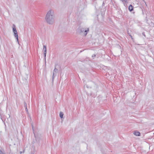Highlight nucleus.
<instances>
[{
    "mask_svg": "<svg viewBox=\"0 0 154 154\" xmlns=\"http://www.w3.org/2000/svg\"><path fill=\"white\" fill-rule=\"evenodd\" d=\"M54 11L50 10L48 12L45 17L46 22L49 24L52 25L54 22Z\"/></svg>",
    "mask_w": 154,
    "mask_h": 154,
    "instance_id": "f257e3e1",
    "label": "nucleus"
},
{
    "mask_svg": "<svg viewBox=\"0 0 154 154\" xmlns=\"http://www.w3.org/2000/svg\"><path fill=\"white\" fill-rule=\"evenodd\" d=\"M13 31L14 34V36L17 40V41L18 43H19L18 41V35L17 29L15 28V26L14 24H13Z\"/></svg>",
    "mask_w": 154,
    "mask_h": 154,
    "instance_id": "f03ea898",
    "label": "nucleus"
},
{
    "mask_svg": "<svg viewBox=\"0 0 154 154\" xmlns=\"http://www.w3.org/2000/svg\"><path fill=\"white\" fill-rule=\"evenodd\" d=\"M79 29L80 30V33L83 32H85L86 33L85 34V36L87 34V32L89 31V29L88 28L87 29V30H85V29L84 28L80 27H79Z\"/></svg>",
    "mask_w": 154,
    "mask_h": 154,
    "instance_id": "7ed1b4c3",
    "label": "nucleus"
},
{
    "mask_svg": "<svg viewBox=\"0 0 154 154\" xmlns=\"http://www.w3.org/2000/svg\"><path fill=\"white\" fill-rule=\"evenodd\" d=\"M43 50L44 51V58L45 60H46V57L47 53V48L46 46L45 45H43Z\"/></svg>",
    "mask_w": 154,
    "mask_h": 154,
    "instance_id": "20e7f679",
    "label": "nucleus"
},
{
    "mask_svg": "<svg viewBox=\"0 0 154 154\" xmlns=\"http://www.w3.org/2000/svg\"><path fill=\"white\" fill-rule=\"evenodd\" d=\"M133 134L136 136H140V132L137 131H134Z\"/></svg>",
    "mask_w": 154,
    "mask_h": 154,
    "instance_id": "39448f33",
    "label": "nucleus"
},
{
    "mask_svg": "<svg viewBox=\"0 0 154 154\" xmlns=\"http://www.w3.org/2000/svg\"><path fill=\"white\" fill-rule=\"evenodd\" d=\"M133 6L131 5H129L128 7V10L130 11H132L133 10Z\"/></svg>",
    "mask_w": 154,
    "mask_h": 154,
    "instance_id": "423d86ee",
    "label": "nucleus"
},
{
    "mask_svg": "<svg viewBox=\"0 0 154 154\" xmlns=\"http://www.w3.org/2000/svg\"><path fill=\"white\" fill-rule=\"evenodd\" d=\"M56 64L55 65V68L53 71V72H54V73H57L58 72V69L56 68Z\"/></svg>",
    "mask_w": 154,
    "mask_h": 154,
    "instance_id": "0eeeda50",
    "label": "nucleus"
},
{
    "mask_svg": "<svg viewBox=\"0 0 154 154\" xmlns=\"http://www.w3.org/2000/svg\"><path fill=\"white\" fill-rule=\"evenodd\" d=\"M63 112H60V116L61 118H63Z\"/></svg>",
    "mask_w": 154,
    "mask_h": 154,
    "instance_id": "6e6552de",
    "label": "nucleus"
},
{
    "mask_svg": "<svg viewBox=\"0 0 154 154\" xmlns=\"http://www.w3.org/2000/svg\"><path fill=\"white\" fill-rule=\"evenodd\" d=\"M55 73H54V72H53V76H52V82H53L54 81V78L56 76Z\"/></svg>",
    "mask_w": 154,
    "mask_h": 154,
    "instance_id": "1a4fd4ad",
    "label": "nucleus"
},
{
    "mask_svg": "<svg viewBox=\"0 0 154 154\" xmlns=\"http://www.w3.org/2000/svg\"><path fill=\"white\" fill-rule=\"evenodd\" d=\"M24 107L25 108H26V107H27V104L25 102L24 103Z\"/></svg>",
    "mask_w": 154,
    "mask_h": 154,
    "instance_id": "9d476101",
    "label": "nucleus"
},
{
    "mask_svg": "<svg viewBox=\"0 0 154 154\" xmlns=\"http://www.w3.org/2000/svg\"><path fill=\"white\" fill-rule=\"evenodd\" d=\"M128 34L130 36V37L132 39L133 38L132 36V35H131L130 34V33H129L128 31Z\"/></svg>",
    "mask_w": 154,
    "mask_h": 154,
    "instance_id": "9b49d317",
    "label": "nucleus"
},
{
    "mask_svg": "<svg viewBox=\"0 0 154 154\" xmlns=\"http://www.w3.org/2000/svg\"><path fill=\"white\" fill-rule=\"evenodd\" d=\"M25 108V110H26V111L27 112V113H28L29 112L28 111V109H27V107H26V108Z\"/></svg>",
    "mask_w": 154,
    "mask_h": 154,
    "instance_id": "f8f14e48",
    "label": "nucleus"
},
{
    "mask_svg": "<svg viewBox=\"0 0 154 154\" xmlns=\"http://www.w3.org/2000/svg\"><path fill=\"white\" fill-rule=\"evenodd\" d=\"M0 154H5L0 149Z\"/></svg>",
    "mask_w": 154,
    "mask_h": 154,
    "instance_id": "ddd939ff",
    "label": "nucleus"
},
{
    "mask_svg": "<svg viewBox=\"0 0 154 154\" xmlns=\"http://www.w3.org/2000/svg\"><path fill=\"white\" fill-rule=\"evenodd\" d=\"M95 56H96V55L93 54V55H92V57H95Z\"/></svg>",
    "mask_w": 154,
    "mask_h": 154,
    "instance_id": "4468645a",
    "label": "nucleus"
},
{
    "mask_svg": "<svg viewBox=\"0 0 154 154\" xmlns=\"http://www.w3.org/2000/svg\"><path fill=\"white\" fill-rule=\"evenodd\" d=\"M124 1L125 2H127V0H124Z\"/></svg>",
    "mask_w": 154,
    "mask_h": 154,
    "instance_id": "2eb2a0df",
    "label": "nucleus"
},
{
    "mask_svg": "<svg viewBox=\"0 0 154 154\" xmlns=\"http://www.w3.org/2000/svg\"><path fill=\"white\" fill-rule=\"evenodd\" d=\"M121 1H122V2H124V0H120Z\"/></svg>",
    "mask_w": 154,
    "mask_h": 154,
    "instance_id": "dca6fc26",
    "label": "nucleus"
},
{
    "mask_svg": "<svg viewBox=\"0 0 154 154\" xmlns=\"http://www.w3.org/2000/svg\"><path fill=\"white\" fill-rule=\"evenodd\" d=\"M104 4V2H103V5Z\"/></svg>",
    "mask_w": 154,
    "mask_h": 154,
    "instance_id": "f3484780",
    "label": "nucleus"
},
{
    "mask_svg": "<svg viewBox=\"0 0 154 154\" xmlns=\"http://www.w3.org/2000/svg\"><path fill=\"white\" fill-rule=\"evenodd\" d=\"M111 1H112V0H110Z\"/></svg>",
    "mask_w": 154,
    "mask_h": 154,
    "instance_id": "a211bd4d",
    "label": "nucleus"
}]
</instances>
